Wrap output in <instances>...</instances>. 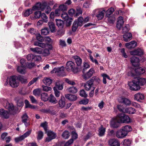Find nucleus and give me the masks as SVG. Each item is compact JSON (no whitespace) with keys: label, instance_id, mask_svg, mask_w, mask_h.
Wrapping results in <instances>:
<instances>
[{"label":"nucleus","instance_id":"nucleus-56","mask_svg":"<svg viewBox=\"0 0 146 146\" xmlns=\"http://www.w3.org/2000/svg\"><path fill=\"white\" fill-rule=\"evenodd\" d=\"M77 12L75 16L77 17L81 14L82 13V11L81 9L79 7H77L76 8Z\"/></svg>","mask_w":146,"mask_h":146},{"label":"nucleus","instance_id":"nucleus-49","mask_svg":"<svg viewBox=\"0 0 146 146\" xmlns=\"http://www.w3.org/2000/svg\"><path fill=\"white\" fill-rule=\"evenodd\" d=\"M49 31L47 27H45L41 30V34L43 35H46L48 34Z\"/></svg>","mask_w":146,"mask_h":146},{"label":"nucleus","instance_id":"nucleus-2","mask_svg":"<svg viewBox=\"0 0 146 146\" xmlns=\"http://www.w3.org/2000/svg\"><path fill=\"white\" fill-rule=\"evenodd\" d=\"M33 9L34 11L40 10L42 11H44L47 14L49 13L51 11V8L49 6L47 5L46 2L42 4L40 3H37L33 7Z\"/></svg>","mask_w":146,"mask_h":146},{"label":"nucleus","instance_id":"nucleus-57","mask_svg":"<svg viewBox=\"0 0 146 146\" xmlns=\"http://www.w3.org/2000/svg\"><path fill=\"white\" fill-rule=\"evenodd\" d=\"M78 27L79 26H78L77 23H76V22L74 21L72 27V31L74 32H75L76 31Z\"/></svg>","mask_w":146,"mask_h":146},{"label":"nucleus","instance_id":"nucleus-33","mask_svg":"<svg viewBox=\"0 0 146 146\" xmlns=\"http://www.w3.org/2000/svg\"><path fill=\"white\" fill-rule=\"evenodd\" d=\"M26 66H18L17 68V70L18 72L21 74H25L26 72Z\"/></svg>","mask_w":146,"mask_h":146},{"label":"nucleus","instance_id":"nucleus-54","mask_svg":"<svg viewBox=\"0 0 146 146\" xmlns=\"http://www.w3.org/2000/svg\"><path fill=\"white\" fill-rule=\"evenodd\" d=\"M40 17L43 19V21L44 22L46 23L48 21V18L44 13H43L42 14H41Z\"/></svg>","mask_w":146,"mask_h":146},{"label":"nucleus","instance_id":"nucleus-55","mask_svg":"<svg viewBox=\"0 0 146 146\" xmlns=\"http://www.w3.org/2000/svg\"><path fill=\"white\" fill-rule=\"evenodd\" d=\"M108 20L109 23L113 24L115 21V18L114 17H110L108 18Z\"/></svg>","mask_w":146,"mask_h":146},{"label":"nucleus","instance_id":"nucleus-13","mask_svg":"<svg viewBox=\"0 0 146 146\" xmlns=\"http://www.w3.org/2000/svg\"><path fill=\"white\" fill-rule=\"evenodd\" d=\"M94 73V70L90 69L86 73L83 75V77L85 79L87 80L91 77Z\"/></svg>","mask_w":146,"mask_h":146},{"label":"nucleus","instance_id":"nucleus-48","mask_svg":"<svg viewBox=\"0 0 146 146\" xmlns=\"http://www.w3.org/2000/svg\"><path fill=\"white\" fill-rule=\"evenodd\" d=\"M129 25H126L122 29V32L123 33H127L129 29Z\"/></svg>","mask_w":146,"mask_h":146},{"label":"nucleus","instance_id":"nucleus-18","mask_svg":"<svg viewBox=\"0 0 146 146\" xmlns=\"http://www.w3.org/2000/svg\"><path fill=\"white\" fill-rule=\"evenodd\" d=\"M137 46V43L134 41H133L130 42L126 43L125 46L128 49H131Z\"/></svg>","mask_w":146,"mask_h":146},{"label":"nucleus","instance_id":"nucleus-53","mask_svg":"<svg viewBox=\"0 0 146 146\" xmlns=\"http://www.w3.org/2000/svg\"><path fill=\"white\" fill-rule=\"evenodd\" d=\"M43 132L41 131H39L37 133V139L39 140L43 138Z\"/></svg>","mask_w":146,"mask_h":146},{"label":"nucleus","instance_id":"nucleus-3","mask_svg":"<svg viewBox=\"0 0 146 146\" xmlns=\"http://www.w3.org/2000/svg\"><path fill=\"white\" fill-rule=\"evenodd\" d=\"M66 68L68 71H72L74 73H76L78 71L77 68L75 66L74 63L71 61L67 62Z\"/></svg>","mask_w":146,"mask_h":146},{"label":"nucleus","instance_id":"nucleus-11","mask_svg":"<svg viewBox=\"0 0 146 146\" xmlns=\"http://www.w3.org/2000/svg\"><path fill=\"white\" fill-rule=\"evenodd\" d=\"M130 61L133 65L136 67L139 65V59L135 56H133L130 58Z\"/></svg>","mask_w":146,"mask_h":146},{"label":"nucleus","instance_id":"nucleus-63","mask_svg":"<svg viewBox=\"0 0 146 146\" xmlns=\"http://www.w3.org/2000/svg\"><path fill=\"white\" fill-rule=\"evenodd\" d=\"M131 141L128 139H126L124 140L123 144L125 145H129L131 144Z\"/></svg>","mask_w":146,"mask_h":146},{"label":"nucleus","instance_id":"nucleus-36","mask_svg":"<svg viewBox=\"0 0 146 146\" xmlns=\"http://www.w3.org/2000/svg\"><path fill=\"white\" fill-rule=\"evenodd\" d=\"M74 58L77 66H80L82 63V59L79 57L77 56H74Z\"/></svg>","mask_w":146,"mask_h":146},{"label":"nucleus","instance_id":"nucleus-44","mask_svg":"<svg viewBox=\"0 0 146 146\" xmlns=\"http://www.w3.org/2000/svg\"><path fill=\"white\" fill-rule=\"evenodd\" d=\"M69 132L67 131H65L62 134V137L64 139H68L70 136Z\"/></svg>","mask_w":146,"mask_h":146},{"label":"nucleus","instance_id":"nucleus-29","mask_svg":"<svg viewBox=\"0 0 146 146\" xmlns=\"http://www.w3.org/2000/svg\"><path fill=\"white\" fill-rule=\"evenodd\" d=\"M63 88V86L62 84L59 81H58L56 83L55 86L54 87V89L57 90L58 89L61 90Z\"/></svg>","mask_w":146,"mask_h":146},{"label":"nucleus","instance_id":"nucleus-43","mask_svg":"<svg viewBox=\"0 0 146 146\" xmlns=\"http://www.w3.org/2000/svg\"><path fill=\"white\" fill-rule=\"evenodd\" d=\"M47 132L48 136H49L52 139L55 138L56 136L55 133L51 131H49L48 132L47 131Z\"/></svg>","mask_w":146,"mask_h":146},{"label":"nucleus","instance_id":"nucleus-58","mask_svg":"<svg viewBox=\"0 0 146 146\" xmlns=\"http://www.w3.org/2000/svg\"><path fill=\"white\" fill-rule=\"evenodd\" d=\"M40 126L42 127L44 129L46 132H47V123L46 122H45L41 124Z\"/></svg>","mask_w":146,"mask_h":146},{"label":"nucleus","instance_id":"nucleus-61","mask_svg":"<svg viewBox=\"0 0 146 146\" xmlns=\"http://www.w3.org/2000/svg\"><path fill=\"white\" fill-rule=\"evenodd\" d=\"M61 17L64 21L69 17L67 13L65 12H63L61 15Z\"/></svg>","mask_w":146,"mask_h":146},{"label":"nucleus","instance_id":"nucleus-9","mask_svg":"<svg viewBox=\"0 0 146 146\" xmlns=\"http://www.w3.org/2000/svg\"><path fill=\"white\" fill-rule=\"evenodd\" d=\"M57 106V105L50 106L48 109L42 110V111L45 113H49L51 115H54L56 114V111L52 110H51L54 109L56 108V107Z\"/></svg>","mask_w":146,"mask_h":146},{"label":"nucleus","instance_id":"nucleus-1","mask_svg":"<svg viewBox=\"0 0 146 146\" xmlns=\"http://www.w3.org/2000/svg\"><path fill=\"white\" fill-rule=\"evenodd\" d=\"M146 83V80L144 78H141L129 82L128 84L131 90L137 91L140 89V86H143Z\"/></svg>","mask_w":146,"mask_h":146},{"label":"nucleus","instance_id":"nucleus-35","mask_svg":"<svg viewBox=\"0 0 146 146\" xmlns=\"http://www.w3.org/2000/svg\"><path fill=\"white\" fill-rule=\"evenodd\" d=\"M48 25L50 31L52 33L54 32L55 30V27L54 23L52 22H49Z\"/></svg>","mask_w":146,"mask_h":146},{"label":"nucleus","instance_id":"nucleus-52","mask_svg":"<svg viewBox=\"0 0 146 146\" xmlns=\"http://www.w3.org/2000/svg\"><path fill=\"white\" fill-rule=\"evenodd\" d=\"M33 94L36 96H40V89H36L34 90L33 92Z\"/></svg>","mask_w":146,"mask_h":146},{"label":"nucleus","instance_id":"nucleus-16","mask_svg":"<svg viewBox=\"0 0 146 146\" xmlns=\"http://www.w3.org/2000/svg\"><path fill=\"white\" fill-rule=\"evenodd\" d=\"M135 99L138 101L141 102L144 99V95L140 93H138L134 96Z\"/></svg>","mask_w":146,"mask_h":146},{"label":"nucleus","instance_id":"nucleus-17","mask_svg":"<svg viewBox=\"0 0 146 146\" xmlns=\"http://www.w3.org/2000/svg\"><path fill=\"white\" fill-rule=\"evenodd\" d=\"M130 53L132 55L140 56L143 54V52L141 49L138 48L133 51L131 52Z\"/></svg>","mask_w":146,"mask_h":146},{"label":"nucleus","instance_id":"nucleus-51","mask_svg":"<svg viewBox=\"0 0 146 146\" xmlns=\"http://www.w3.org/2000/svg\"><path fill=\"white\" fill-rule=\"evenodd\" d=\"M17 77L19 82V81H20L22 83H25L27 82L26 79L24 78L23 76L19 75L17 76Z\"/></svg>","mask_w":146,"mask_h":146},{"label":"nucleus","instance_id":"nucleus-15","mask_svg":"<svg viewBox=\"0 0 146 146\" xmlns=\"http://www.w3.org/2000/svg\"><path fill=\"white\" fill-rule=\"evenodd\" d=\"M124 22L123 19L122 17H119L117 19V23L116 24V27L119 30H120L121 28L122 27Z\"/></svg>","mask_w":146,"mask_h":146},{"label":"nucleus","instance_id":"nucleus-22","mask_svg":"<svg viewBox=\"0 0 146 146\" xmlns=\"http://www.w3.org/2000/svg\"><path fill=\"white\" fill-rule=\"evenodd\" d=\"M109 143L111 146H120V143L118 141L115 139H110L109 141Z\"/></svg>","mask_w":146,"mask_h":146},{"label":"nucleus","instance_id":"nucleus-14","mask_svg":"<svg viewBox=\"0 0 146 146\" xmlns=\"http://www.w3.org/2000/svg\"><path fill=\"white\" fill-rule=\"evenodd\" d=\"M127 135L121 129L117 131L116 136L118 138H123L125 137Z\"/></svg>","mask_w":146,"mask_h":146},{"label":"nucleus","instance_id":"nucleus-27","mask_svg":"<svg viewBox=\"0 0 146 146\" xmlns=\"http://www.w3.org/2000/svg\"><path fill=\"white\" fill-rule=\"evenodd\" d=\"M53 80L51 78L45 77L43 80V83L46 85H50L52 82Z\"/></svg>","mask_w":146,"mask_h":146},{"label":"nucleus","instance_id":"nucleus-34","mask_svg":"<svg viewBox=\"0 0 146 146\" xmlns=\"http://www.w3.org/2000/svg\"><path fill=\"white\" fill-rule=\"evenodd\" d=\"M48 100L50 102L54 104L58 102L54 96L52 94L50 95V97H48Z\"/></svg>","mask_w":146,"mask_h":146},{"label":"nucleus","instance_id":"nucleus-64","mask_svg":"<svg viewBox=\"0 0 146 146\" xmlns=\"http://www.w3.org/2000/svg\"><path fill=\"white\" fill-rule=\"evenodd\" d=\"M89 100L88 99H86L84 100H83L79 102V104H81L86 105L88 102Z\"/></svg>","mask_w":146,"mask_h":146},{"label":"nucleus","instance_id":"nucleus-62","mask_svg":"<svg viewBox=\"0 0 146 146\" xmlns=\"http://www.w3.org/2000/svg\"><path fill=\"white\" fill-rule=\"evenodd\" d=\"M80 95L81 96L84 97H86L88 96L85 91L83 90H82L80 91Z\"/></svg>","mask_w":146,"mask_h":146},{"label":"nucleus","instance_id":"nucleus-32","mask_svg":"<svg viewBox=\"0 0 146 146\" xmlns=\"http://www.w3.org/2000/svg\"><path fill=\"white\" fill-rule=\"evenodd\" d=\"M121 129L127 135L128 132L132 130L131 127L129 125H126L123 127Z\"/></svg>","mask_w":146,"mask_h":146},{"label":"nucleus","instance_id":"nucleus-37","mask_svg":"<svg viewBox=\"0 0 146 146\" xmlns=\"http://www.w3.org/2000/svg\"><path fill=\"white\" fill-rule=\"evenodd\" d=\"M68 92L72 93H75L77 92V89L75 87L72 86L67 89Z\"/></svg>","mask_w":146,"mask_h":146},{"label":"nucleus","instance_id":"nucleus-42","mask_svg":"<svg viewBox=\"0 0 146 146\" xmlns=\"http://www.w3.org/2000/svg\"><path fill=\"white\" fill-rule=\"evenodd\" d=\"M114 10L113 8L112 7L108 9L106 12V16L108 17L114 11Z\"/></svg>","mask_w":146,"mask_h":146},{"label":"nucleus","instance_id":"nucleus-38","mask_svg":"<svg viewBox=\"0 0 146 146\" xmlns=\"http://www.w3.org/2000/svg\"><path fill=\"white\" fill-rule=\"evenodd\" d=\"M90 80L92 82L93 84H94H94L95 83L96 84H98L99 83L100 81V80L99 78L96 76L93 77L90 79Z\"/></svg>","mask_w":146,"mask_h":146},{"label":"nucleus","instance_id":"nucleus-28","mask_svg":"<svg viewBox=\"0 0 146 146\" xmlns=\"http://www.w3.org/2000/svg\"><path fill=\"white\" fill-rule=\"evenodd\" d=\"M74 21L77 23L79 26L80 27L82 26L84 24V19L82 17H79L77 20H75Z\"/></svg>","mask_w":146,"mask_h":146},{"label":"nucleus","instance_id":"nucleus-31","mask_svg":"<svg viewBox=\"0 0 146 146\" xmlns=\"http://www.w3.org/2000/svg\"><path fill=\"white\" fill-rule=\"evenodd\" d=\"M106 131L105 128L103 127V126L101 125L99 128L98 130V134L100 136H103L105 134Z\"/></svg>","mask_w":146,"mask_h":146},{"label":"nucleus","instance_id":"nucleus-26","mask_svg":"<svg viewBox=\"0 0 146 146\" xmlns=\"http://www.w3.org/2000/svg\"><path fill=\"white\" fill-rule=\"evenodd\" d=\"M124 40L125 42L129 41L132 39V34L131 33H128L123 36Z\"/></svg>","mask_w":146,"mask_h":146},{"label":"nucleus","instance_id":"nucleus-45","mask_svg":"<svg viewBox=\"0 0 146 146\" xmlns=\"http://www.w3.org/2000/svg\"><path fill=\"white\" fill-rule=\"evenodd\" d=\"M56 24L59 27L62 28L63 26V21L60 19L56 20Z\"/></svg>","mask_w":146,"mask_h":146},{"label":"nucleus","instance_id":"nucleus-23","mask_svg":"<svg viewBox=\"0 0 146 146\" xmlns=\"http://www.w3.org/2000/svg\"><path fill=\"white\" fill-rule=\"evenodd\" d=\"M121 123L119 122L118 120L117 119V117L116 118L113 119L111 122V126L114 128H117L119 126V123Z\"/></svg>","mask_w":146,"mask_h":146},{"label":"nucleus","instance_id":"nucleus-47","mask_svg":"<svg viewBox=\"0 0 146 146\" xmlns=\"http://www.w3.org/2000/svg\"><path fill=\"white\" fill-rule=\"evenodd\" d=\"M25 108H30L32 109L35 108L34 106L30 104L29 102L27 100H25Z\"/></svg>","mask_w":146,"mask_h":146},{"label":"nucleus","instance_id":"nucleus-19","mask_svg":"<svg viewBox=\"0 0 146 146\" xmlns=\"http://www.w3.org/2000/svg\"><path fill=\"white\" fill-rule=\"evenodd\" d=\"M0 115L2 117L7 119L9 117V113L7 111L1 109L0 110Z\"/></svg>","mask_w":146,"mask_h":146},{"label":"nucleus","instance_id":"nucleus-12","mask_svg":"<svg viewBox=\"0 0 146 146\" xmlns=\"http://www.w3.org/2000/svg\"><path fill=\"white\" fill-rule=\"evenodd\" d=\"M118 100L119 102L123 103L126 105H129L131 103L130 100L125 98L120 97L118 99Z\"/></svg>","mask_w":146,"mask_h":146},{"label":"nucleus","instance_id":"nucleus-41","mask_svg":"<svg viewBox=\"0 0 146 146\" xmlns=\"http://www.w3.org/2000/svg\"><path fill=\"white\" fill-rule=\"evenodd\" d=\"M58 8L63 12L66 11L67 9V6L64 4L60 5Z\"/></svg>","mask_w":146,"mask_h":146},{"label":"nucleus","instance_id":"nucleus-50","mask_svg":"<svg viewBox=\"0 0 146 146\" xmlns=\"http://www.w3.org/2000/svg\"><path fill=\"white\" fill-rule=\"evenodd\" d=\"M72 19L70 17H69L67 19L65 20L66 21V25L67 26L69 27L71 24L72 22Z\"/></svg>","mask_w":146,"mask_h":146},{"label":"nucleus","instance_id":"nucleus-40","mask_svg":"<svg viewBox=\"0 0 146 146\" xmlns=\"http://www.w3.org/2000/svg\"><path fill=\"white\" fill-rule=\"evenodd\" d=\"M41 99L44 101H46L48 100V97L46 93H43L41 94Z\"/></svg>","mask_w":146,"mask_h":146},{"label":"nucleus","instance_id":"nucleus-5","mask_svg":"<svg viewBox=\"0 0 146 146\" xmlns=\"http://www.w3.org/2000/svg\"><path fill=\"white\" fill-rule=\"evenodd\" d=\"M117 117L119 122L128 123L130 122V119L129 117L124 114H119Z\"/></svg>","mask_w":146,"mask_h":146},{"label":"nucleus","instance_id":"nucleus-4","mask_svg":"<svg viewBox=\"0 0 146 146\" xmlns=\"http://www.w3.org/2000/svg\"><path fill=\"white\" fill-rule=\"evenodd\" d=\"M5 102L6 104L5 105H4V106L5 108L8 110L10 113L13 115L16 114L17 111V109L15 107L13 104L9 103L6 100H5Z\"/></svg>","mask_w":146,"mask_h":146},{"label":"nucleus","instance_id":"nucleus-24","mask_svg":"<svg viewBox=\"0 0 146 146\" xmlns=\"http://www.w3.org/2000/svg\"><path fill=\"white\" fill-rule=\"evenodd\" d=\"M93 84L92 82L90 80H89L84 85L85 89L87 91L91 89Z\"/></svg>","mask_w":146,"mask_h":146},{"label":"nucleus","instance_id":"nucleus-21","mask_svg":"<svg viewBox=\"0 0 146 146\" xmlns=\"http://www.w3.org/2000/svg\"><path fill=\"white\" fill-rule=\"evenodd\" d=\"M58 104L59 105V106H58V105H56L57 106L56 107V108L59 107L60 108H62L64 107L65 101L64 97H61V99L59 101Z\"/></svg>","mask_w":146,"mask_h":146},{"label":"nucleus","instance_id":"nucleus-39","mask_svg":"<svg viewBox=\"0 0 146 146\" xmlns=\"http://www.w3.org/2000/svg\"><path fill=\"white\" fill-rule=\"evenodd\" d=\"M126 112L130 114L134 113L135 112V110L133 108H127L125 110Z\"/></svg>","mask_w":146,"mask_h":146},{"label":"nucleus","instance_id":"nucleus-25","mask_svg":"<svg viewBox=\"0 0 146 146\" xmlns=\"http://www.w3.org/2000/svg\"><path fill=\"white\" fill-rule=\"evenodd\" d=\"M66 98L70 101H74L77 99V97L74 95H71L69 94H66L65 95Z\"/></svg>","mask_w":146,"mask_h":146},{"label":"nucleus","instance_id":"nucleus-60","mask_svg":"<svg viewBox=\"0 0 146 146\" xmlns=\"http://www.w3.org/2000/svg\"><path fill=\"white\" fill-rule=\"evenodd\" d=\"M36 58V57L34 55L32 54H29L27 56V59L28 60H32L35 58Z\"/></svg>","mask_w":146,"mask_h":146},{"label":"nucleus","instance_id":"nucleus-20","mask_svg":"<svg viewBox=\"0 0 146 146\" xmlns=\"http://www.w3.org/2000/svg\"><path fill=\"white\" fill-rule=\"evenodd\" d=\"M22 121L24 123L25 125L27 126L29 125V123L27 122L29 119V117L26 113L23 115L21 117Z\"/></svg>","mask_w":146,"mask_h":146},{"label":"nucleus","instance_id":"nucleus-46","mask_svg":"<svg viewBox=\"0 0 146 146\" xmlns=\"http://www.w3.org/2000/svg\"><path fill=\"white\" fill-rule=\"evenodd\" d=\"M16 101L18 106L19 107L23 106V102L22 98H20L17 99Z\"/></svg>","mask_w":146,"mask_h":146},{"label":"nucleus","instance_id":"nucleus-30","mask_svg":"<svg viewBox=\"0 0 146 146\" xmlns=\"http://www.w3.org/2000/svg\"><path fill=\"white\" fill-rule=\"evenodd\" d=\"M136 74L137 75L142 74L145 72V69L141 67H138L135 70Z\"/></svg>","mask_w":146,"mask_h":146},{"label":"nucleus","instance_id":"nucleus-7","mask_svg":"<svg viewBox=\"0 0 146 146\" xmlns=\"http://www.w3.org/2000/svg\"><path fill=\"white\" fill-rule=\"evenodd\" d=\"M105 12V11L103 10L101 11L100 9H96L93 11V14L92 15V16H94L95 14H97L96 17L98 20H101L104 17V14Z\"/></svg>","mask_w":146,"mask_h":146},{"label":"nucleus","instance_id":"nucleus-59","mask_svg":"<svg viewBox=\"0 0 146 146\" xmlns=\"http://www.w3.org/2000/svg\"><path fill=\"white\" fill-rule=\"evenodd\" d=\"M33 10L31 9H29L27 10L24 13V16L25 17H27L30 14L32 13V10Z\"/></svg>","mask_w":146,"mask_h":146},{"label":"nucleus","instance_id":"nucleus-6","mask_svg":"<svg viewBox=\"0 0 146 146\" xmlns=\"http://www.w3.org/2000/svg\"><path fill=\"white\" fill-rule=\"evenodd\" d=\"M17 78V76H13L9 78V84L12 87L15 88L18 86L19 82Z\"/></svg>","mask_w":146,"mask_h":146},{"label":"nucleus","instance_id":"nucleus-8","mask_svg":"<svg viewBox=\"0 0 146 146\" xmlns=\"http://www.w3.org/2000/svg\"><path fill=\"white\" fill-rule=\"evenodd\" d=\"M64 67L62 66L59 68H54L51 71L52 73H56L59 76H63L64 75Z\"/></svg>","mask_w":146,"mask_h":146},{"label":"nucleus","instance_id":"nucleus-10","mask_svg":"<svg viewBox=\"0 0 146 146\" xmlns=\"http://www.w3.org/2000/svg\"><path fill=\"white\" fill-rule=\"evenodd\" d=\"M31 131L29 130L25 133L23 135L20 137L16 138L15 139V141L16 142H18L20 141H21L23 140L26 137H28L31 134Z\"/></svg>","mask_w":146,"mask_h":146}]
</instances>
